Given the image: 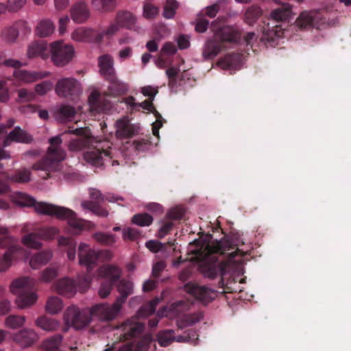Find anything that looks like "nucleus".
<instances>
[{
	"label": "nucleus",
	"mask_w": 351,
	"mask_h": 351,
	"mask_svg": "<svg viewBox=\"0 0 351 351\" xmlns=\"http://www.w3.org/2000/svg\"><path fill=\"white\" fill-rule=\"evenodd\" d=\"M220 3L221 1H218L215 3L207 6L205 8V15L211 19L215 17L217 13L219 12Z\"/></svg>",
	"instance_id": "61"
},
{
	"label": "nucleus",
	"mask_w": 351,
	"mask_h": 351,
	"mask_svg": "<svg viewBox=\"0 0 351 351\" xmlns=\"http://www.w3.org/2000/svg\"><path fill=\"white\" fill-rule=\"evenodd\" d=\"M76 282L69 278L59 280L56 284V289L58 293L66 297H71L76 293Z\"/></svg>",
	"instance_id": "26"
},
{
	"label": "nucleus",
	"mask_w": 351,
	"mask_h": 351,
	"mask_svg": "<svg viewBox=\"0 0 351 351\" xmlns=\"http://www.w3.org/2000/svg\"><path fill=\"white\" fill-rule=\"evenodd\" d=\"M86 132V128L80 127L73 129L70 127L62 134L49 138L50 145L47 149L46 156L34 164L32 169L40 171L39 176L44 180L51 178L52 172L61 169V162L66 158V152L61 147L62 143L61 136L66 134L77 136L69 143V147L71 151H80L86 147L88 148L84 154V158L88 163L95 167H101L108 164L112 166L119 165L118 160L114 159L112 143L105 139H98L97 137L88 136Z\"/></svg>",
	"instance_id": "1"
},
{
	"label": "nucleus",
	"mask_w": 351,
	"mask_h": 351,
	"mask_svg": "<svg viewBox=\"0 0 351 351\" xmlns=\"http://www.w3.org/2000/svg\"><path fill=\"white\" fill-rule=\"evenodd\" d=\"M55 29L53 23L49 19L40 21L36 26V32L40 37H47L51 35Z\"/></svg>",
	"instance_id": "35"
},
{
	"label": "nucleus",
	"mask_w": 351,
	"mask_h": 351,
	"mask_svg": "<svg viewBox=\"0 0 351 351\" xmlns=\"http://www.w3.org/2000/svg\"><path fill=\"white\" fill-rule=\"evenodd\" d=\"M159 302L160 299L155 298L148 303L143 304L138 312L139 316L146 317L154 313Z\"/></svg>",
	"instance_id": "42"
},
{
	"label": "nucleus",
	"mask_w": 351,
	"mask_h": 351,
	"mask_svg": "<svg viewBox=\"0 0 351 351\" xmlns=\"http://www.w3.org/2000/svg\"><path fill=\"white\" fill-rule=\"evenodd\" d=\"M63 305L61 300L58 297H51L46 304V310L51 314H56L62 309Z\"/></svg>",
	"instance_id": "43"
},
{
	"label": "nucleus",
	"mask_w": 351,
	"mask_h": 351,
	"mask_svg": "<svg viewBox=\"0 0 351 351\" xmlns=\"http://www.w3.org/2000/svg\"><path fill=\"white\" fill-rule=\"evenodd\" d=\"M31 171L23 168L16 169L12 174L4 171H0V194H4L10 191V182L18 184H26L31 180Z\"/></svg>",
	"instance_id": "12"
},
{
	"label": "nucleus",
	"mask_w": 351,
	"mask_h": 351,
	"mask_svg": "<svg viewBox=\"0 0 351 351\" xmlns=\"http://www.w3.org/2000/svg\"><path fill=\"white\" fill-rule=\"evenodd\" d=\"M326 22V18L324 16V12L315 10L302 12L297 18L295 24L301 29L311 27L319 28Z\"/></svg>",
	"instance_id": "15"
},
{
	"label": "nucleus",
	"mask_w": 351,
	"mask_h": 351,
	"mask_svg": "<svg viewBox=\"0 0 351 351\" xmlns=\"http://www.w3.org/2000/svg\"><path fill=\"white\" fill-rule=\"evenodd\" d=\"M91 4L97 11L109 12L116 8V0H91Z\"/></svg>",
	"instance_id": "36"
},
{
	"label": "nucleus",
	"mask_w": 351,
	"mask_h": 351,
	"mask_svg": "<svg viewBox=\"0 0 351 351\" xmlns=\"http://www.w3.org/2000/svg\"><path fill=\"white\" fill-rule=\"evenodd\" d=\"M34 141L33 136L19 126L15 127L5 138L3 147L10 146L12 142L29 144Z\"/></svg>",
	"instance_id": "19"
},
{
	"label": "nucleus",
	"mask_w": 351,
	"mask_h": 351,
	"mask_svg": "<svg viewBox=\"0 0 351 351\" xmlns=\"http://www.w3.org/2000/svg\"><path fill=\"white\" fill-rule=\"evenodd\" d=\"M184 215V210L180 207H176L170 209L166 214L167 219L172 221V220H179Z\"/></svg>",
	"instance_id": "58"
},
{
	"label": "nucleus",
	"mask_w": 351,
	"mask_h": 351,
	"mask_svg": "<svg viewBox=\"0 0 351 351\" xmlns=\"http://www.w3.org/2000/svg\"><path fill=\"white\" fill-rule=\"evenodd\" d=\"M178 8V3L176 0H167L163 9L162 15L165 19H172Z\"/></svg>",
	"instance_id": "45"
},
{
	"label": "nucleus",
	"mask_w": 351,
	"mask_h": 351,
	"mask_svg": "<svg viewBox=\"0 0 351 351\" xmlns=\"http://www.w3.org/2000/svg\"><path fill=\"white\" fill-rule=\"evenodd\" d=\"M292 15L291 5L289 3H282L278 8L271 12V16L276 21L288 20Z\"/></svg>",
	"instance_id": "30"
},
{
	"label": "nucleus",
	"mask_w": 351,
	"mask_h": 351,
	"mask_svg": "<svg viewBox=\"0 0 351 351\" xmlns=\"http://www.w3.org/2000/svg\"><path fill=\"white\" fill-rule=\"evenodd\" d=\"M89 194L91 201L94 202L101 203L105 199L104 196L102 195V193L96 189H90Z\"/></svg>",
	"instance_id": "63"
},
{
	"label": "nucleus",
	"mask_w": 351,
	"mask_h": 351,
	"mask_svg": "<svg viewBox=\"0 0 351 351\" xmlns=\"http://www.w3.org/2000/svg\"><path fill=\"white\" fill-rule=\"evenodd\" d=\"M262 12L258 6L252 5L245 12V21L250 25H252L261 16Z\"/></svg>",
	"instance_id": "40"
},
{
	"label": "nucleus",
	"mask_w": 351,
	"mask_h": 351,
	"mask_svg": "<svg viewBox=\"0 0 351 351\" xmlns=\"http://www.w3.org/2000/svg\"><path fill=\"white\" fill-rule=\"evenodd\" d=\"M36 325L43 330L47 331H54L56 330L59 327V324L56 320L46 316L38 317L36 320Z\"/></svg>",
	"instance_id": "34"
},
{
	"label": "nucleus",
	"mask_w": 351,
	"mask_h": 351,
	"mask_svg": "<svg viewBox=\"0 0 351 351\" xmlns=\"http://www.w3.org/2000/svg\"><path fill=\"white\" fill-rule=\"evenodd\" d=\"M117 282V290L120 295L116 300L123 306L127 298L133 293L134 286L132 282L127 280H119Z\"/></svg>",
	"instance_id": "27"
},
{
	"label": "nucleus",
	"mask_w": 351,
	"mask_h": 351,
	"mask_svg": "<svg viewBox=\"0 0 351 351\" xmlns=\"http://www.w3.org/2000/svg\"><path fill=\"white\" fill-rule=\"evenodd\" d=\"M71 37L77 42H91L93 40L97 41L96 32L89 29L77 28L73 31Z\"/></svg>",
	"instance_id": "29"
},
{
	"label": "nucleus",
	"mask_w": 351,
	"mask_h": 351,
	"mask_svg": "<svg viewBox=\"0 0 351 351\" xmlns=\"http://www.w3.org/2000/svg\"><path fill=\"white\" fill-rule=\"evenodd\" d=\"M202 317L203 315L201 313H195L186 315L184 317L181 324L179 325V327L184 328L185 326H192L199 322Z\"/></svg>",
	"instance_id": "51"
},
{
	"label": "nucleus",
	"mask_w": 351,
	"mask_h": 351,
	"mask_svg": "<svg viewBox=\"0 0 351 351\" xmlns=\"http://www.w3.org/2000/svg\"><path fill=\"white\" fill-rule=\"evenodd\" d=\"M116 128V135L120 138H132L136 134L135 127L130 123V120L126 117L117 120Z\"/></svg>",
	"instance_id": "23"
},
{
	"label": "nucleus",
	"mask_w": 351,
	"mask_h": 351,
	"mask_svg": "<svg viewBox=\"0 0 351 351\" xmlns=\"http://www.w3.org/2000/svg\"><path fill=\"white\" fill-rule=\"evenodd\" d=\"M93 238L97 243L106 246H111L117 241L116 236L113 234H108L102 232H97L93 234Z\"/></svg>",
	"instance_id": "38"
},
{
	"label": "nucleus",
	"mask_w": 351,
	"mask_h": 351,
	"mask_svg": "<svg viewBox=\"0 0 351 351\" xmlns=\"http://www.w3.org/2000/svg\"><path fill=\"white\" fill-rule=\"evenodd\" d=\"M207 254L202 257V271L209 278L217 275L223 276L227 269L237 256H243L242 252L228 239L217 241L206 247Z\"/></svg>",
	"instance_id": "2"
},
{
	"label": "nucleus",
	"mask_w": 351,
	"mask_h": 351,
	"mask_svg": "<svg viewBox=\"0 0 351 351\" xmlns=\"http://www.w3.org/2000/svg\"><path fill=\"white\" fill-rule=\"evenodd\" d=\"M60 245L65 247L67 257L69 260L73 261L75 258L77 243L74 239L62 237L58 240Z\"/></svg>",
	"instance_id": "33"
},
{
	"label": "nucleus",
	"mask_w": 351,
	"mask_h": 351,
	"mask_svg": "<svg viewBox=\"0 0 351 351\" xmlns=\"http://www.w3.org/2000/svg\"><path fill=\"white\" fill-rule=\"evenodd\" d=\"M122 305L116 300L113 304L99 303L90 307L92 317L109 322L117 319L122 309Z\"/></svg>",
	"instance_id": "11"
},
{
	"label": "nucleus",
	"mask_w": 351,
	"mask_h": 351,
	"mask_svg": "<svg viewBox=\"0 0 351 351\" xmlns=\"http://www.w3.org/2000/svg\"><path fill=\"white\" fill-rule=\"evenodd\" d=\"M70 12L71 19L76 23L85 22L90 14L87 3L83 0L75 3L71 7Z\"/></svg>",
	"instance_id": "20"
},
{
	"label": "nucleus",
	"mask_w": 351,
	"mask_h": 351,
	"mask_svg": "<svg viewBox=\"0 0 351 351\" xmlns=\"http://www.w3.org/2000/svg\"><path fill=\"white\" fill-rule=\"evenodd\" d=\"M89 109L93 114L106 112L110 108V103L97 91H93L88 97Z\"/></svg>",
	"instance_id": "18"
},
{
	"label": "nucleus",
	"mask_w": 351,
	"mask_h": 351,
	"mask_svg": "<svg viewBox=\"0 0 351 351\" xmlns=\"http://www.w3.org/2000/svg\"><path fill=\"white\" fill-rule=\"evenodd\" d=\"M36 93L27 88H21L18 90V101L20 103L29 102L35 100Z\"/></svg>",
	"instance_id": "52"
},
{
	"label": "nucleus",
	"mask_w": 351,
	"mask_h": 351,
	"mask_svg": "<svg viewBox=\"0 0 351 351\" xmlns=\"http://www.w3.org/2000/svg\"><path fill=\"white\" fill-rule=\"evenodd\" d=\"M141 93L145 96L148 97V99L151 100H154L155 96L158 93V88H154L152 86H146L141 88Z\"/></svg>",
	"instance_id": "62"
},
{
	"label": "nucleus",
	"mask_w": 351,
	"mask_h": 351,
	"mask_svg": "<svg viewBox=\"0 0 351 351\" xmlns=\"http://www.w3.org/2000/svg\"><path fill=\"white\" fill-rule=\"evenodd\" d=\"M62 340V335L56 334L47 339L44 343V346L48 351H56L58 350Z\"/></svg>",
	"instance_id": "48"
},
{
	"label": "nucleus",
	"mask_w": 351,
	"mask_h": 351,
	"mask_svg": "<svg viewBox=\"0 0 351 351\" xmlns=\"http://www.w3.org/2000/svg\"><path fill=\"white\" fill-rule=\"evenodd\" d=\"M26 0H8V6L10 11L16 12L21 9Z\"/></svg>",
	"instance_id": "64"
},
{
	"label": "nucleus",
	"mask_w": 351,
	"mask_h": 351,
	"mask_svg": "<svg viewBox=\"0 0 351 351\" xmlns=\"http://www.w3.org/2000/svg\"><path fill=\"white\" fill-rule=\"evenodd\" d=\"M240 61V56L235 53H229L221 59L218 64L223 69H231L238 65Z\"/></svg>",
	"instance_id": "37"
},
{
	"label": "nucleus",
	"mask_w": 351,
	"mask_h": 351,
	"mask_svg": "<svg viewBox=\"0 0 351 351\" xmlns=\"http://www.w3.org/2000/svg\"><path fill=\"white\" fill-rule=\"evenodd\" d=\"M110 83L108 90L110 95L116 97L123 95L127 93L128 90V86L127 84L119 81L116 75H113V79L107 78L106 79Z\"/></svg>",
	"instance_id": "28"
},
{
	"label": "nucleus",
	"mask_w": 351,
	"mask_h": 351,
	"mask_svg": "<svg viewBox=\"0 0 351 351\" xmlns=\"http://www.w3.org/2000/svg\"><path fill=\"white\" fill-rule=\"evenodd\" d=\"M58 276V271L56 268L45 269L40 276V280L45 282H49Z\"/></svg>",
	"instance_id": "59"
},
{
	"label": "nucleus",
	"mask_w": 351,
	"mask_h": 351,
	"mask_svg": "<svg viewBox=\"0 0 351 351\" xmlns=\"http://www.w3.org/2000/svg\"><path fill=\"white\" fill-rule=\"evenodd\" d=\"M56 94L71 100L77 99L82 93L79 82L73 77H64L59 80L55 86Z\"/></svg>",
	"instance_id": "14"
},
{
	"label": "nucleus",
	"mask_w": 351,
	"mask_h": 351,
	"mask_svg": "<svg viewBox=\"0 0 351 351\" xmlns=\"http://www.w3.org/2000/svg\"><path fill=\"white\" fill-rule=\"evenodd\" d=\"M115 21L121 27L137 31L136 26V18L129 11H119L115 16Z\"/></svg>",
	"instance_id": "24"
},
{
	"label": "nucleus",
	"mask_w": 351,
	"mask_h": 351,
	"mask_svg": "<svg viewBox=\"0 0 351 351\" xmlns=\"http://www.w3.org/2000/svg\"><path fill=\"white\" fill-rule=\"evenodd\" d=\"M121 28L120 25L115 21L109 25L106 29H104L100 33H97V41L99 42L104 36H112L115 34Z\"/></svg>",
	"instance_id": "50"
},
{
	"label": "nucleus",
	"mask_w": 351,
	"mask_h": 351,
	"mask_svg": "<svg viewBox=\"0 0 351 351\" xmlns=\"http://www.w3.org/2000/svg\"><path fill=\"white\" fill-rule=\"evenodd\" d=\"M153 217L148 213H138L133 216L132 221L139 226H149L153 222Z\"/></svg>",
	"instance_id": "44"
},
{
	"label": "nucleus",
	"mask_w": 351,
	"mask_h": 351,
	"mask_svg": "<svg viewBox=\"0 0 351 351\" xmlns=\"http://www.w3.org/2000/svg\"><path fill=\"white\" fill-rule=\"evenodd\" d=\"M49 75L50 73L47 71H28L21 69L15 70L13 73L14 77L24 84L33 83Z\"/></svg>",
	"instance_id": "21"
},
{
	"label": "nucleus",
	"mask_w": 351,
	"mask_h": 351,
	"mask_svg": "<svg viewBox=\"0 0 351 351\" xmlns=\"http://www.w3.org/2000/svg\"><path fill=\"white\" fill-rule=\"evenodd\" d=\"M153 101L154 100L147 99L141 103H138L137 106L141 107L143 109L146 110L154 114L156 119H158V122H159V118H162V116L156 110V108L153 104Z\"/></svg>",
	"instance_id": "57"
},
{
	"label": "nucleus",
	"mask_w": 351,
	"mask_h": 351,
	"mask_svg": "<svg viewBox=\"0 0 351 351\" xmlns=\"http://www.w3.org/2000/svg\"><path fill=\"white\" fill-rule=\"evenodd\" d=\"M38 339L37 333L29 328H24L14 334L13 340L22 347L32 346Z\"/></svg>",
	"instance_id": "22"
},
{
	"label": "nucleus",
	"mask_w": 351,
	"mask_h": 351,
	"mask_svg": "<svg viewBox=\"0 0 351 351\" xmlns=\"http://www.w3.org/2000/svg\"><path fill=\"white\" fill-rule=\"evenodd\" d=\"M186 291L193 295L197 300L207 303L215 298V291L204 286L188 283L185 285Z\"/></svg>",
	"instance_id": "17"
},
{
	"label": "nucleus",
	"mask_w": 351,
	"mask_h": 351,
	"mask_svg": "<svg viewBox=\"0 0 351 351\" xmlns=\"http://www.w3.org/2000/svg\"><path fill=\"white\" fill-rule=\"evenodd\" d=\"M159 13L158 7L150 3H147L143 6V16L147 19H154Z\"/></svg>",
	"instance_id": "56"
},
{
	"label": "nucleus",
	"mask_w": 351,
	"mask_h": 351,
	"mask_svg": "<svg viewBox=\"0 0 351 351\" xmlns=\"http://www.w3.org/2000/svg\"><path fill=\"white\" fill-rule=\"evenodd\" d=\"M99 272L104 278L99 290V295L101 298H106L110 295L113 285L120 279L122 271L117 266L107 265L101 267Z\"/></svg>",
	"instance_id": "9"
},
{
	"label": "nucleus",
	"mask_w": 351,
	"mask_h": 351,
	"mask_svg": "<svg viewBox=\"0 0 351 351\" xmlns=\"http://www.w3.org/2000/svg\"><path fill=\"white\" fill-rule=\"evenodd\" d=\"M160 223H161V226L158 232V237L162 239L171 231L174 223L173 221L167 219V218L161 220Z\"/></svg>",
	"instance_id": "53"
},
{
	"label": "nucleus",
	"mask_w": 351,
	"mask_h": 351,
	"mask_svg": "<svg viewBox=\"0 0 351 351\" xmlns=\"http://www.w3.org/2000/svg\"><path fill=\"white\" fill-rule=\"evenodd\" d=\"M64 319L68 326L76 329L83 328L92 320L90 308L80 309L76 306H70L64 313Z\"/></svg>",
	"instance_id": "8"
},
{
	"label": "nucleus",
	"mask_w": 351,
	"mask_h": 351,
	"mask_svg": "<svg viewBox=\"0 0 351 351\" xmlns=\"http://www.w3.org/2000/svg\"><path fill=\"white\" fill-rule=\"evenodd\" d=\"M25 322V317L11 315L5 319V326L12 329H16L23 326Z\"/></svg>",
	"instance_id": "46"
},
{
	"label": "nucleus",
	"mask_w": 351,
	"mask_h": 351,
	"mask_svg": "<svg viewBox=\"0 0 351 351\" xmlns=\"http://www.w3.org/2000/svg\"><path fill=\"white\" fill-rule=\"evenodd\" d=\"M176 52L177 47L174 43L171 42L165 43L160 50V54L158 60V62L161 64H163L164 60L162 59V56H172L174 55Z\"/></svg>",
	"instance_id": "49"
},
{
	"label": "nucleus",
	"mask_w": 351,
	"mask_h": 351,
	"mask_svg": "<svg viewBox=\"0 0 351 351\" xmlns=\"http://www.w3.org/2000/svg\"><path fill=\"white\" fill-rule=\"evenodd\" d=\"M140 236L139 231L134 228H126L123 230V239L126 240L134 241Z\"/></svg>",
	"instance_id": "60"
},
{
	"label": "nucleus",
	"mask_w": 351,
	"mask_h": 351,
	"mask_svg": "<svg viewBox=\"0 0 351 351\" xmlns=\"http://www.w3.org/2000/svg\"><path fill=\"white\" fill-rule=\"evenodd\" d=\"M2 35L7 42L14 43L18 38L19 31L16 26H12L5 29Z\"/></svg>",
	"instance_id": "54"
},
{
	"label": "nucleus",
	"mask_w": 351,
	"mask_h": 351,
	"mask_svg": "<svg viewBox=\"0 0 351 351\" xmlns=\"http://www.w3.org/2000/svg\"><path fill=\"white\" fill-rule=\"evenodd\" d=\"M98 64L101 75L106 79H113V75H115V71L113 66L114 60L112 57L108 54L101 56L99 58Z\"/></svg>",
	"instance_id": "25"
},
{
	"label": "nucleus",
	"mask_w": 351,
	"mask_h": 351,
	"mask_svg": "<svg viewBox=\"0 0 351 351\" xmlns=\"http://www.w3.org/2000/svg\"><path fill=\"white\" fill-rule=\"evenodd\" d=\"M13 198L16 204L23 207H33L38 213L66 219L69 226L73 228L76 233L84 229H90L93 226L90 221L77 218L72 210L45 202H38L27 193L17 192Z\"/></svg>",
	"instance_id": "3"
},
{
	"label": "nucleus",
	"mask_w": 351,
	"mask_h": 351,
	"mask_svg": "<svg viewBox=\"0 0 351 351\" xmlns=\"http://www.w3.org/2000/svg\"><path fill=\"white\" fill-rule=\"evenodd\" d=\"M79 263L85 266L88 272L95 267L99 262L108 261L112 257V254L106 250H95L90 247L89 245L81 243L78 247Z\"/></svg>",
	"instance_id": "6"
},
{
	"label": "nucleus",
	"mask_w": 351,
	"mask_h": 351,
	"mask_svg": "<svg viewBox=\"0 0 351 351\" xmlns=\"http://www.w3.org/2000/svg\"><path fill=\"white\" fill-rule=\"evenodd\" d=\"M158 343L163 347L168 346L174 341L175 336L173 330H165L160 332L158 335Z\"/></svg>",
	"instance_id": "41"
},
{
	"label": "nucleus",
	"mask_w": 351,
	"mask_h": 351,
	"mask_svg": "<svg viewBox=\"0 0 351 351\" xmlns=\"http://www.w3.org/2000/svg\"><path fill=\"white\" fill-rule=\"evenodd\" d=\"M45 49L46 46L44 43H33L28 47V57L32 58L40 56H43Z\"/></svg>",
	"instance_id": "47"
},
{
	"label": "nucleus",
	"mask_w": 351,
	"mask_h": 351,
	"mask_svg": "<svg viewBox=\"0 0 351 351\" xmlns=\"http://www.w3.org/2000/svg\"><path fill=\"white\" fill-rule=\"evenodd\" d=\"M53 86V83L51 81L45 80L35 86L34 93H36V95H45L52 89Z\"/></svg>",
	"instance_id": "55"
},
{
	"label": "nucleus",
	"mask_w": 351,
	"mask_h": 351,
	"mask_svg": "<svg viewBox=\"0 0 351 351\" xmlns=\"http://www.w3.org/2000/svg\"><path fill=\"white\" fill-rule=\"evenodd\" d=\"M145 328L144 324L138 321L136 317L124 322L119 328L120 331L119 340L127 341L141 335Z\"/></svg>",
	"instance_id": "16"
},
{
	"label": "nucleus",
	"mask_w": 351,
	"mask_h": 351,
	"mask_svg": "<svg viewBox=\"0 0 351 351\" xmlns=\"http://www.w3.org/2000/svg\"><path fill=\"white\" fill-rule=\"evenodd\" d=\"M226 19L225 16H219L211 23L210 29L214 32V36L208 38L204 45L202 52L204 59H214L226 48V43H237L240 40L241 32L225 25Z\"/></svg>",
	"instance_id": "4"
},
{
	"label": "nucleus",
	"mask_w": 351,
	"mask_h": 351,
	"mask_svg": "<svg viewBox=\"0 0 351 351\" xmlns=\"http://www.w3.org/2000/svg\"><path fill=\"white\" fill-rule=\"evenodd\" d=\"M8 230L5 228H0V248H6L4 255L0 258V271L8 269L12 264V261L16 258L17 254L23 251L18 241L12 237L7 234Z\"/></svg>",
	"instance_id": "7"
},
{
	"label": "nucleus",
	"mask_w": 351,
	"mask_h": 351,
	"mask_svg": "<svg viewBox=\"0 0 351 351\" xmlns=\"http://www.w3.org/2000/svg\"><path fill=\"white\" fill-rule=\"evenodd\" d=\"M51 60L55 65L63 66L67 64L74 55L73 47L62 40H57L51 44Z\"/></svg>",
	"instance_id": "13"
},
{
	"label": "nucleus",
	"mask_w": 351,
	"mask_h": 351,
	"mask_svg": "<svg viewBox=\"0 0 351 351\" xmlns=\"http://www.w3.org/2000/svg\"><path fill=\"white\" fill-rule=\"evenodd\" d=\"M35 280L29 277H22L14 280L10 285V291L16 294V303L19 308H25L33 305L37 300L34 291Z\"/></svg>",
	"instance_id": "5"
},
{
	"label": "nucleus",
	"mask_w": 351,
	"mask_h": 351,
	"mask_svg": "<svg viewBox=\"0 0 351 351\" xmlns=\"http://www.w3.org/2000/svg\"><path fill=\"white\" fill-rule=\"evenodd\" d=\"M58 233V230L55 227L37 228L34 232L24 236L22 239V243L28 247L39 249L42 246L40 240L52 239Z\"/></svg>",
	"instance_id": "10"
},
{
	"label": "nucleus",
	"mask_w": 351,
	"mask_h": 351,
	"mask_svg": "<svg viewBox=\"0 0 351 351\" xmlns=\"http://www.w3.org/2000/svg\"><path fill=\"white\" fill-rule=\"evenodd\" d=\"M76 114L75 108L69 105H62L56 112V119L61 123L71 121Z\"/></svg>",
	"instance_id": "31"
},
{
	"label": "nucleus",
	"mask_w": 351,
	"mask_h": 351,
	"mask_svg": "<svg viewBox=\"0 0 351 351\" xmlns=\"http://www.w3.org/2000/svg\"><path fill=\"white\" fill-rule=\"evenodd\" d=\"M100 203H96L93 201H84L82 203V206L84 209H88L93 212L97 216L105 217L108 215V212L105 208H102Z\"/></svg>",
	"instance_id": "39"
},
{
	"label": "nucleus",
	"mask_w": 351,
	"mask_h": 351,
	"mask_svg": "<svg viewBox=\"0 0 351 351\" xmlns=\"http://www.w3.org/2000/svg\"><path fill=\"white\" fill-rule=\"evenodd\" d=\"M52 257L50 250H45L34 254L29 261V265L33 269H37L40 266L46 264Z\"/></svg>",
	"instance_id": "32"
}]
</instances>
